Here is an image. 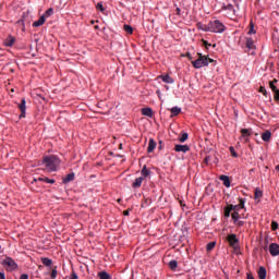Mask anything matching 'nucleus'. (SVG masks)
Instances as JSON below:
<instances>
[{
	"instance_id": "5fc2aeb1",
	"label": "nucleus",
	"mask_w": 279,
	"mask_h": 279,
	"mask_svg": "<svg viewBox=\"0 0 279 279\" xmlns=\"http://www.w3.org/2000/svg\"><path fill=\"white\" fill-rule=\"evenodd\" d=\"M204 45L205 47H210V44H208V41L204 40Z\"/></svg>"
},
{
	"instance_id": "ea45409f",
	"label": "nucleus",
	"mask_w": 279,
	"mask_h": 279,
	"mask_svg": "<svg viewBox=\"0 0 279 279\" xmlns=\"http://www.w3.org/2000/svg\"><path fill=\"white\" fill-rule=\"evenodd\" d=\"M50 276H51V278H52V279L58 278V269H56V268H54V269H52V271H51V275H50Z\"/></svg>"
},
{
	"instance_id": "423d86ee",
	"label": "nucleus",
	"mask_w": 279,
	"mask_h": 279,
	"mask_svg": "<svg viewBox=\"0 0 279 279\" xmlns=\"http://www.w3.org/2000/svg\"><path fill=\"white\" fill-rule=\"evenodd\" d=\"M241 141H244V143H248L250 142V136H252L253 132L252 129H242L241 131Z\"/></svg>"
},
{
	"instance_id": "de8ad7c7",
	"label": "nucleus",
	"mask_w": 279,
	"mask_h": 279,
	"mask_svg": "<svg viewBox=\"0 0 279 279\" xmlns=\"http://www.w3.org/2000/svg\"><path fill=\"white\" fill-rule=\"evenodd\" d=\"M70 279H77V274H75V271H73L70 276Z\"/></svg>"
},
{
	"instance_id": "e433bc0d",
	"label": "nucleus",
	"mask_w": 279,
	"mask_h": 279,
	"mask_svg": "<svg viewBox=\"0 0 279 279\" xmlns=\"http://www.w3.org/2000/svg\"><path fill=\"white\" fill-rule=\"evenodd\" d=\"M96 10H100L101 12H106V8H104V4L101 2H98L96 4Z\"/></svg>"
},
{
	"instance_id": "f03ea898",
	"label": "nucleus",
	"mask_w": 279,
	"mask_h": 279,
	"mask_svg": "<svg viewBox=\"0 0 279 279\" xmlns=\"http://www.w3.org/2000/svg\"><path fill=\"white\" fill-rule=\"evenodd\" d=\"M43 165H45L47 171H58V167H60V159L53 155L46 156L43 159Z\"/></svg>"
},
{
	"instance_id": "0eeeda50",
	"label": "nucleus",
	"mask_w": 279,
	"mask_h": 279,
	"mask_svg": "<svg viewBox=\"0 0 279 279\" xmlns=\"http://www.w3.org/2000/svg\"><path fill=\"white\" fill-rule=\"evenodd\" d=\"M26 104H27V101L25 100V98H22V100L19 105V109L21 110L20 119H25V112L27 110Z\"/></svg>"
},
{
	"instance_id": "9b49d317",
	"label": "nucleus",
	"mask_w": 279,
	"mask_h": 279,
	"mask_svg": "<svg viewBox=\"0 0 279 279\" xmlns=\"http://www.w3.org/2000/svg\"><path fill=\"white\" fill-rule=\"evenodd\" d=\"M145 180L144 177L136 178L135 181L132 183L133 189H141L143 185V181Z\"/></svg>"
},
{
	"instance_id": "a19ab883",
	"label": "nucleus",
	"mask_w": 279,
	"mask_h": 279,
	"mask_svg": "<svg viewBox=\"0 0 279 279\" xmlns=\"http://www.w3.org/2000/svg\"><path fill=\"white\" fill-rule=\"evenodd\" d=\"M269 86H270L272 93H276V90H278V87H276V84H274V82H269Z\"/></svg>"
},
{
	"instance_id": "4d7b16f0",
	"label": "nucleus",
	"mask_w": 279,
	"mask_h": 279,
	"mask_svg": "<svg viewBox=\"0 0 279 279\" xmlns=\"http://www.w3.org/2000/svg\"><path fill=\"white\" fill-rule=\"evenodd\" d=\"M271 82H274V84H278V80H276V78L274 81H271Z\"/></svg>"
},
{
	"instance_id": "c03bdc74",
	"label": "nucleus",
	"mask_w": 279,
	"mask_h": 279,
	"mask_svg": "<svg viewBox=\"0 0 279 279\" xmlns=\"http://www.w3.org/2000/svg\"><path fill=\"white\" fill-rule=\"evenodd\" d=\"M274 94H275V101H279V89L274 92Z\"/></svg>"
},
{
	"instance_id": "7ed1b4c3",
	"label": "nucleus",
	"mask_w": 279,
	"mask_h": 279,
	"mask_svg": "<svg viewBox=\"0 0 279 279\" xmlns=\"http://www.w3.org/2000/svg\"><path fill=\"white\" fill-rule=\"evenodd\" d=\"M1 265L7 271H16L19 269V264L12 257H5L1 262Z\"/></svg>"
},
{
	"instance_id": "864d4df0",
	"label": "nucleus",
	"mask_w": 279,
	"mask_h": 279,
	"mask_svg": "<svg viewBox=\"0 0 279 279\" xmlns=\"http://www.w3.org/2000/svg\"><path fill=\"white\" fill-rule=\"evenodd\" d=\"M247 279H254V276L252 274L246 275Z\"/></svg>"
},
{
	"instance_id": "473e14b6",
	"label": "nucleus",
	"mask_w": 279,
	"mask_h": 279,
	"mask_svg": "<svg viewBox=\"0 0 279 279\" xmlns=\"http://www.w3.org/2000/svg\"><path fill=\"white\" fill-rule=\"evenodd\" d=\"M53 15V9L49 8L45 13H44V19H49V16Z\"/></svg>"
},
{
	"instance_id": "f257e3e1",
	"label": "nucleus",
	"mask_w": 279,
	"mask_h": 279,
	"mask_svg": "<svg viewBox=\"0 0 279 279\" xmlns=\"http://www.w3.org/2000/svg\"><path fill=\"white\" fill-rule=\"evenodd\" d=\"M197 28L202 29V32H211L214 34H223L226 32V25L219 20L211 21L205 25L198 23Z\"/></svg>"
},
{
	"instance_id": "a878e982",
	"label": "nucleus",
	"mask_w": 279,
	"mask_h": 279,
	"mask_svg": "<svg viewBox=\"0 0 279 279\" xmlns=\"http://www.w3.org/2000/svg\"><path fill=\"white\" fill-rule=\"evenodd\" d=\"M169 268L171 269V271H175V269H178V260H175V259L170 260Z\"/></svg>"
},
{
	"instance_id": "c9c22d12",
	"label": "nucleus",
	"mask_w": 279,
	"mask_h": 279,
	"mask_svg": "<svg viewBox=\"0 0 279 279\" xmlns=\"http://www.w3.org/2000/svg\"><path fill=\"white\" fill-rule=\"evenodd\" d=\"M240 208L245 209V198H239V204Z\"/></svg>"
},
{
	"instance_id": "13d9d810",
	"label": "nucleus",
	"mask_w": 279,
	"mask_h": 279,
	"mask_svg": "<svg viewBox=\"0 0 279 279\" xmlns=\"http://www.w3.org/2000/svg\"><path fill=\"white\" fill-rule=\"evenodd\" d=\"M178 14H180V8L177 9Z\"/></svg>"
},
{
	"instance_id": "1a4fd4ad",
	"label": "nucleus",
	"mask_w": 279,
	"mask_h": 279,
	"mask_svg": "<svg viewBox=\"0 0 279 279\" xmlns=\"http://www.w3.org/2000/svg\"><path fill=\"white\" fill-rule=\"evenodd\" d=\"M269 254L271 256H279V244L278 243H271L269 245Z\"/></svg>"
},
{
	"instance_id": "9d476101",
	"label": "nucleus",
	"mask_w": 279,
	"mask_h": 279,
	"mask_svg": "<svg viewBox=\"0 0 279 279\" xmlns=\"http://www.w3.org/2000/svg\"><path fill=\"white\" fill-rule=\"evenodd\" d=\"M219 180L223 183V186H226L227 189H230V177L226 174H221L219 177Z\"/></svg>"
},
{
	"instance_id": "79ce46f5",
	"label": "nucleus",
	"mask_w": 279,
	"mask_h": 279,
	"mask_svg": "<svg viewBox=\"0 0 279 279\" xmlns=\"http://www.w3.org/2000/svg\"><path fill=\"white\" fill-rule=\"evenodd\" d=\"M232 207L233 213H239L242 209L239 205H232Z\"/></svg>"
},
{
	"instance_id": "2eb2a0df",
	"label": "nucleus",
	"mask_w": 279,
	"mask_h": 279,
	"mask_svg": "<svg viewBox=\"0 0 279 279\" xmlns=\"http://www.w3.org/2000/svg\"><path fill=\"white\" fill-rule=\"evenodd\" d=\"M154 149H156V141H154V138H150L148 142L147 153L151 154Z\"/></svg>"
},
{
	"instance_id": "603ef678",
	"label": "nucleus",
	"mask_w": 279,
	"mask_h": 279,
	"mask_svg": "<svg viewBox=\"0 0 279 279\" xmlns=\"http://www.w3.org/2000/svg\"><path fill=\"white\" fill-rule=\"evenodd\" d=\"M0 279H5V272H0Z\"/></svg>"
},
{
	"instance_id": "72a5a7b5",
	"label": "nucleus",
	"mask_w": 279,
	"mask_h": 279,
	"mask_svg": "<svg viewBox=\"0 0 279 279\" xmlns=\"http://www.w3.org/2000/svg\"><path fill=\"white\" fill-rule=\"evenodd\" d=\"M179 141H180V143H186V141H189V133H182Z\"/></svg>"
},
{
	"instance_id": "a211bd4d",
	"label": "nucleus",
	"mask_w": 279,
	"mask_h": 279,
	"mask_svg": "<svg viewBox=\"0 0 279 279\" xmlns=\"http://www.w3.org/2000/svg\"><path fill=\"white\" fill-rule=\"evenodd\" d=\"M14 43H16V39L12 36H9L5 40H4V46L5 47H12V45H14Z\"/></svg>"
},
{
	"instance_id": "f704fd0d",
	"label": "nucleus",
	"mask_w": 279,
	"mask_h": 279,
	"mask_svg": "<svg viewBox=\"0 0 279 279\" xmlns=\"http://www.w3.org/2000/svg\"><path fill=\"white\" fill-rule=\"evenodd\" d=\"M252 34H256V29H254V22L250 23L248 35H252Z\"/></svg>"
},
{
	"instance_id": "6e6d98bb",
	"label": "nucleus",
	"mask_w": 279,
	"mask_h": 279,
	"mask_svg": "<svg viewBox=\"0 0 279 279\" xmlns=\"http://www.w3.org/2000/svg\"><path fill=\"white\" fill-rule=\"evenodd\" d=\"M213 62H215V59L208 58V64H210V63H213Z\"/></svg>"
},
{
	"instance_id": "37998d69",
	"label": "nucleus",
	"mask_w": 279,
	"mask_h": 279,
	"mask_svg": "<svg viewBox=\"0 0 279 279\" xmlns=\"http://www.w3.org/2000/svg\"><path fill=\"white\" fill-rule=\"evenodd\" d=\"M259 93H263V95L267 97V89L265 87H259Z\"/></svg>"
},
{
	"instance_id": "f8f14e48",
	"label": "nucleus",
	"mask_w": 279,
	"mask_h": 279,
	"mask_svg": "<svg viewBox=\"0 0 279 279\" xmlns=\"http://www.w3.org/2000/svg\"><path fill=\"white\" fill-rule=\"evenodd\" d=\"M257 274L259 279H267V269L265 267L260 266Z\"/></svg>"
},
{
	"instance_id": "5701e85b",
	"label": "nucleus",
	"mask_w": 279,
	"mask_h": 279,
	"mask_svg": "<svg viewBox=\"0 0 279 279\" xmlns=\"http://www.w3.org/2000/svg\"><path fill=\"white\" fill-rule=\"evenodd\" d=\"M141 173H142V178H144V180H145V178H148V175H149L151 172L149 171V169H147V166H144V167L142 168Z\"/></svg>"
},
{
	"instance_id": "bb28decb",
	"label": "nucleus",
	"mask_w": 279,
	"mask_h": 279,
	"mask_svg": "<svg viewBox=\"0 0 279 279\" xmlns=\"http://www.w3.org/2000/svg\"><path fill=\"white\" fill-rule=\"evenodd\" d=\"M246 47H247V49H254L255 48L254 39H252L251 37H247L246 38Z\"/></svg>"
},
{
	"instance_id": "bf43d9fd",
	"label": "nucleus",
	"mask_w": 279,
	"mask_h": 279,
	"mask_svg": "<svg viewBox=\"0 0 279 279\" xmlns=\"http://www.w3.org/2000/svg\"><path fill=\"white\" fill-rule=\"evenodd\" d=\"M276 170H277V171H279V165H278V166H276Z\"/></svg>"
},
{
	"instance_id": "4c0bfd02",
	"label": "nucleus",
	"mask_w": 279,
	"mask_h": 279,
	"mask_svg": "<svg viewBox=\"0 0 279 279\" xmlns=\"http://www.w3.org/2000/svg\"><path fill=\"white\" fill-rule=\"evenodd\" d=\"M234 226H238V228H243V226H245V221L243 220H236V222H233Z\"/></svg>"
},
{
	"instance_id": "6ab92c4d",
	"label": "nucleus",
	"mask_w": 279,
	"mask_h": 279,
	"mask_svg": "<svg viewBox=\"0 0 279 279\" xmlns=\"http://www.w3.org/2000/svg\"><path fill=\"white\" fill-rule=\"evenodd\" d=\"M37 180H38V182H46V184H56V180L54 179H49L47 177L38 178Z\"/></svg>"
},
{
	"instance_id": "3c124183",
	"label": "nucleus",
	"mask_w": 279,
	"mask_h": 279,
	"mask_svg": "<svg viewBox=\"0 0 279 279\" xmlns=\"http://www.w3.org/2000/svg\"><path fill=\"white\" fill-rule=\"evenodd\" d=\"M186 58H189V60H193V57L191 56V52L186 53Z\"/></svg>"
},
{
	"instance_id": "c756f323",
	"label": "nucleus",
	"mask_w": 279,
	"mask_h": 279,
	"mask_svg": "<svg viewBox=\"0 0 279 279\" xmlns=\"http://www.w3.org/2000/svg\"><path fill=\"white\" fill-rule=\"evenodd\" d=\"M221 10H228L229 12H234V5L232 4H223Z\"/></svg>"
},
{
	"instance_id": "4468645a",
	"label": "nucleus",
	"mask_w": 279,
	"mask_h": 279,
	"mask_svg": "<svg viewBox=\"0 0 279 279\" xmlns=\"http://www.w3.org/2000/svg\"><path fill=\"white\" fill-rule=\"evenodd\" d=\"M45 21H46L45 15H41L39 20L33 23V27H41V25H45Z\"/></svg>"
},
{
	"instance_id": "dca6fc26",
	"label": "nucleus",
	"mask_w": 279,
	"mask_h": 279,
	"mask_svg": "<svg viewBox=\"0 0 279 279\" xmlns=\"http://www.w3.org/2000/svg\"><path fill=\"white\" fill-rule=\"evenodd\" d=\"M75 180V173H69L65 178H63V184H69V182H73Z\"/></svg>"
},
{
	"instance_id": "8fccbe9b",
	"label": "nucleus",
	"mask_w": 279,
	"mask_h": 279,
	"mask_svg": "<svg viewBox=\"0 0 279 279\" xmlns=\"http://www.w3.org/2000/svg\"><path fill=\"white\" fill-rule=\"evenodd\" d=\"M123 215H124L125 217L130 216V209L124 210V211H123Z\"/></svg>"
},
{
	"instance_id": "49530a36",
	"label": "nucleus",
	"mask_w": 279,
	"mask_h": 279,
	"mask_svg": "<svg viewBox=\"0 0 279 279\" xmlns=\"http://www.w3.org/2000/svg\"><path fill=\"white\" fill-rule=\"evenodd\" d=\"M20 279H29V275H27V274H22V275L20 276Z\"/></svg>"
},
{
	"instance_id": "39448f33",
	"label": "nucleus",
	"mask_w": 279,
	"mask_h": 279,
	"mask_svg": "<svg viewBox=\"0 0 279 279\" xmlns=\"http://www.w3.org/2000/svg\"><path fill=\"white\" fill-rule=\"evenodd\" d=\"M227 241L230 247H233V250H239V239L236 238V234L234 233L228 234Z\"/></svg>"
},
{
	"instance_id": "7c9ffc66",
	"label": "nucleus",
	"mask_w": 279,
	"mask_h": 279,
	"mask_svg": "<svg viewBox=\"0 0 279 279\" xmlns=\"http://www.w3.org/2000/svg\"><path fill=\"white\" fill-rule=\"evenodd\" d=\"M260 197H263V191H260V189H256L254 199H260Z\"/></svg>"
},
{
	"instance_id": "a18cd8bd",
	"label": "nucleus",
	"mask_w": 279,
	"mask_h": 279,
	"mask_svg": "<svg viewBox=\"0 0 279 279\" xmlns=\"http://www.w3.org/2000/svg\"><path fill=\"white\" fill-rule=\"evenodd\" d=\"M278 228V222H276V221H272L271 222V230H276Z\"/></svg>"
},
{
	"instance_id": "cd10ccee",
	"label": "nucleus",
	"mask_w": 279,
	"mask_h": 279,
	"mask_svg": "<svg viewBox=\"0 0 279 279\" xmlns=\"http://www.w3.org/2000/svg\"><path fill=\"white\" fill-rule=\"evenodd\" d=\"M123 29H124V32H126V34H130V35L134 34V28H132L131 25L125 24L123 26Z\"/></svg>"
},
{
	"instance_id": "58836bf2",
	"label": "nucleus",
	"mask_w": 279,
	"mask_h": 279,
	"mask_svg": "<svg viewBox=\"0 0 279 279\" xmlns=\"http://www.w3.org/2000/svg\"><path fill=\"white\" fill-rule=\"evenodd\" d=\"M229 149H230L231 156H233V158H238L239 155L236 154V150H234V147L231 146Z\"/></svg>"
},
{
	"instance_id": "393cba45",
	"label": "nucleus",
	"mask_w": 279,
	"mask_h": 279,
	"mask_svg": "<svg viewBox=\"0 0 279 279\" xmlns=\"http://www.w3.org/2000/svg\"><path fill=\"white\" fill-rule=\"evenodd\" d=\"M231 219L233 220V223L239 221L241 219V214H239V211H233L231 214Z\"/></svg>"
},
{
	"instance_id": "20e7f679",
	"label": "nucleus",
	"mask_w": 279,
	"mask_h": 279,
	"mask_svg": "<svg viewBox=\"0 0 279 279\" xmlns=\"http://www.w3.org/2000/svg\"><path fill=\"white\" fill-rule=\"evenodd\" d=\"M198 58L192 61V65L194 69H203V66H208V56H204L202 53H197Z\"/></svg>"
},
{
	"instance_id": "b1692460",
	"label": "nucleus",
	"mask_w": 279,
	"mask_h": 279,
	"mask_svg": "<svg viewBox=\"0 0 279 279\" xmlns=\"http://www.w3.org/2000/svg\"><path fill=\"white\" fill-rule=\"evenodd\" d=\"M234 207L232 206V204L228 205L227 207H225V217L228 219V217H230V213H232V209Z\"/></svg>"
},
{
	"instance_id": "aec40b11",
	"label": "nucleus",
	"mask_w": 279,
	"mask_h": 279,
	"mask_svg": "<svg viewBox=\"0 0 279 279\" xmlns=\"http://www.w3.org/2000/svg\"><path fill=\"white\" fill-rule=\"evenodd\" d=\"M160 78L165 84H173V78L169 76V74L161 75Z\"/></svg>"
},
{
	"instance_id": "09e8293b",
	"label": "nucleus",
	"mask_w": 279,
	"mask_h": 279,
	"mask_svg": "<svg viewBox=\"0 0 279 279\" xmlns=\"http://www.w3.org/2000/svg\"><path fill=\"white\" fill-rule=\"evenodd\" d=\"M204 160H205L206 165H208V162H210V156H206Z\"/></svg>"
},
{
	"instance_id": "c85d7f7f",
	"label": "nucleus",
	"mask_w": 279,
	"mask_h": 279,
	"mask_svg": "<svg viewBox=\"0 0 279 279\" xmlns=\"http://www.w3.org/2000/svg\"><path fill=\"white\" fill-rule=\"evenodd\" d=\"M98 278L110 279V274H108L107 271H100V272H98Z\"/></svg>"
},
{
	"instance_id": "412c9836",
	"label": "nucleus",
	"mask_w": 279,
	"mask_h": 279,
	"mask_svg": "<svg viewBox=\"0 0 279 279\" xmlns=\"http://www.w3.org/2000/svg\"><path fill=\"white\" fill-rule=\"evenodd\" d=\"M170 112H171V117H178V114L182 112V109L180 107H173L170 109Z\"/></svg>"
},
{
	"instance_id": "2f4dec72",
	"label": "nucleus",
	"mask_w": 279,
	"mask_h": 279,
	"mask_svg": "<svg viewBox=\"0 0 279 279\" xmlns=\"http://www.w3.org/2000/svg\"><path fill=\"white\" fill-rule=\"evenodd\" d=\"M216 245H217V242H209L206 246L207 252H213Z\"/></svg>"
},
{
	"instance_id": "f3484780",
	"label": "nucleus",
	"mask_w": 279,
	"mask_h": 279,
	"mask_svg": "<svg viewBox=\"0 0 279 279\" xmlns=\"http://www.w3.org/2000/svg\"><path fill=\"white\" fill-rule=\"evenodd\" d=\"M142 114H143L144 117H149V118H151V117H154V110H151V108H143V109H142Z\"/></svg>"
},
{
	"instance_id": "ddd939ff",
	"label": "nucleus",
	"mask_w": 279,
	"mask_h": 279,
	"mask_svg": "<svg viewBox=\"0 0 279 279\" xmlns=\"http://www.w3.org/2000/svg\"><path fill=\"white\" fill-rule=\"evenodd\" d=\"M262 140L265 143H269V141H271V131H265L264 133H262Z\"/></svg>"
},
{
	"instance_id": "4be33fe9",
	"label": "nucleus",
	"mask_w": 279,
	"mask_h": 279,
	"mask_svg": "<svg viewBox=\"0 0 279 279\" xmlns=\"http://www.w3.org/2000/svg\"><path fill=\"white\" fill-rule=\"evenodd\" d=\"M41 263L45 265V267H51L53 260H51L49 257H43Z\"/></svg>"
},
{
	"instance_id": "6e6552de",
	"label": "nucleus",
	"mask_w": 279,
	"mask_h": 279,
	"mask_svg": "<svg viewBox=\"0 0 279 279\" xmlns=\"http://www.w3.org/2000/svg\"><path fill=\"white\" fill-rule=\"evenodd\" d=\"M174 151L186 154V151H191V147L189 145L177 144L174 146Z\"/></svg>"
}]
</instances>
